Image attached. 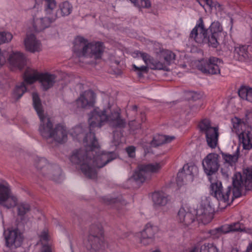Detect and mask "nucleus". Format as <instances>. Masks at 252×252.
I'll return each mask as SVG.
<instances>
[{"label":"nucleus","instance_id":"obj_1","mask_svg":"<svg viewBox=\"0 0 252 252\" xmlns=\"http://www.w3.org/2000/svg\"><path fill=\"white\" fill-rule=\"evenodd\" d=\"M85 144L86 150L82 149L74 150L70 156L71 162L75 165H79L80 169L84 175L91 179L97 178V172L92 166V158L91 155H94L99 151V145L95 138V134L92 131L86 134L83 140Z\"/></svg>","mask_w":252,"mask_h":252},{"label":"nucleus","instance_id":"obj_2","mask_svg":"<svg viewBox=\"0 0 252 252\" xmlns=\"http://www.w3.org/2000/svg\"><path fill=\"white\" fill-rule=\"evenodd\" d=\"M33 105L40 119L38 131L44 139H52L60 144L65 143L67 140V131L65 126L60 124L54 126L51 118L44 115L40 98L36 93L32 94Z\"/></svg>","mask_w":252,"mask_h":252},{"label":"nucleus","instance_id":"obj_3","mask_svg":"<svg viewBox=\"0 0 252 252\" xmlns=\"http://www.w3.org/2000/svg\"><path fill=\"white\" fill-rule=\"evenodd\" d=\"M223 33V28L219 22H213L207 29L203 18L200 17L190 32L189 38L198 44H207L210 47L217 48L219 45L220 37Z\"/></svg>","mask_w":252,"mask_h":252},{"label":"nucleus","instance_id":"obj_4","mask_svg":"<svg viewBox=\"0 0 252 252\" xmlns=\"http://www.w3.org/2000/svg\"><path fill=\"white\" fill-rule=\"evenodd\" d=\"M108 111V109L101 110L95 108L90 113L89 119L90 131L94 127H100L106 122L115 128H123L126 126V122L121 117L120 109L113 110L109 114Z\"/></svg>","mask_w":252,"mask_h":252},{"label":"nucleus","instance_id":"obj_5","mask_svg":"<svg viewBox=\"0 0 252 252\" xmlns=\"http://www.w3.org/2000/svg\"><path fill=\"white\" fill-rule=\"evenodd\" d=\"M104 49L103 44L101 42H89L87 39L80 36L76 37L74 40L73 51L78 57L99 59L102 57Z\"/></svg>","mask_w":252,"mask_h":252},{"label":"nucleus","instance_id":"obj_6","mask_svg":"<svg viewBox=\"0 0 252 252\" xmlns=\"http://www.w3.org/2000/svg\"><path fill=\"white\" fill-rule=\"evenodd\" d=\"M24 81L28 84H32L38 80L42 89L47 91L52 87L56 82L57 76L49 73H38L37 71L28 68L24 75Z\"/></svg>","mask_w":252,"mask_h":252},{"label":"nucleus","instance_id":"obj_7","mask_svg":"<svg viewBox=\"0 0 252 252\" xmlns=\"http://www.w3.org/2000/svg\"><path fill=\"white\" fill-rule=\"evenodd\" d=\"M233 196L239 197L241 195L242 191L252 189V166L243 171V175L240 173H236L233 177Z\"/></svg>","mask_w":252,"mask_h":252},{"label":"nucleus","instance_id":"obj_8","mask_svg":"<svg viewBox=\"0 0 252 252\" xmlns=\"http://www.w3.org/2000/svg\"><path fill=\"white\" fill-rule=\"evenodd\" d=\"M199 132L204 135L207 145L212 149L216 148L218 144L219 131L218 126H214L208 119L202 120L198 124Z\"/></svg>","mask_w":252,"mask_h":252},{"label":"nucleus","instance_id":"obj_9","mask_svg":"<svg viewBox=\"0 0 252 252\" xmlns=\"http://www.w3.org/2000/svg\"><path fill=\"white\" fill-rule=\"evenodd\" d=\"M137 57H140L145 63V65L138 66L135 64H133L132 67L134 71L137 72L139 77L141 78L143 76L142 73H147L149 71V68L153 70H166V65L165 63H162L160 61H156L153 57L149 54L137 51L136 53Z\"/></svg>","mask_w":252,"mask_h":252},{"label":"nucleus","instance_id":"obj_10","mask_svg":"<svg viewBox=\"0 0 252 252\" xmlns=\"http://www.w3.org/2000/svg\"><path fill=\"white\" fill-rule=\"evenodd\" d=\"M103 232L100 227L91 226L87 243V250L90 252H100L104 248Z\"/></svg>","mask_w":252,"mask_h":252},{"label":"nucleus","instance_id":"obj_11","mask_svg":"<svg viewBox=\"0 0 252 252\" xmlns=\"http://www.w3.org/2000/svg\"><path fill=\"white\" fill-rule=\"evenodd\" d=\"M161 168V165L159 163L139 164L131 179L137 182L143 183L151 179V173H158Z\"/></svg>","mask_w":252,"mask_h":252},{"label":"nucleus","instance_id":"obj_12","mask_svg":"<svg viewBox=\"0 0 252 252\" xmlns=\"http://www.w3.org/2000/svg\"><path fill=\"white\" fill-rule=\"evenodd\" d=\"M36 168L40 170L44 176H48L53 180L58 179L61 173V170L57 165L50 164L44 158H40L35 161Z\"/></svg>","mask_w":252,"mask_h":252},{"label":"nucleus","instance_id":"obj_13","mask_svg":"<svg viewBox=\"0 0 252 252\" xmlns=\"http://www.w3.org/2000/svg\"><path fill=\"white\" fill-rule=\"evenodd\" d=\"M18 203L17 197L13 194L8 185L0 184V205L9 209Z\"/></svg>","mask_w":252,"mask_h":252},{"label":"nucleus","instance_id":"obj_14","mask_svg":"<svg viewBox=\"0 0 252 252\" xmlns=\"http://www.w3.org/2000/svg\"><path fill=\"white\" fill-rule=\"evenodd\" d=\"M222 63V61L219 58L211 57L208 60L200 62L197 67L204 73L218 74H220V66Z\"/></svg>","mask_w":252,"mask_h":252},{"label":"nucleus","instance_id":"obj_15","mask_svg":"<svg viewBox=\"0 0 252 252\" xmlns=\"http://www.w3.org/2000/svg\"><path fill=\"white\" fill-rule=\"evenodd\" d=\"M220 158L218 154L212 153L208 154L203 159V168L207 175H212L218 171L220 166Z\"/></svg>","mask_w":252,"mask_h":252},{"label":"nucleus","instance_id":"obj_16","mask_svg":"<svg viewBox=\"0 0 252 252\" xmlns=\"http://www.w3.org/2000/svg\"><path fill=\"white\" fill-rule=\"evenodd\" d=\"M95 94L93 91H85L76 100L77 107L83 109L93 107L95 102Z\"/></svg>","mask_w":252,"mask_h":252},{"label":"nucleus","instance_id":"obj_17","mask_svg":"<svg viewBox=\"0 0 252 252\" xmlns=\"http://www.w3.org/2000/svg\"><path fill=\"white\" fill-rule=\"evenodd\" d=\"M45 11H46L45 10ZM53 10L50 14L46 13L48 15V17L33 19L32 26L35 32H40L43 31L46 28L49 27L51 24L58 18L57 14L56 13L53 14Z\"/></svg>","mask_w":252,"mask_h":252},{"label":"nucleus","instance_id":"obj_18","mask_svg":"<svg viewBox=\"0 0 252 252\" xmlns=\"http://www.w3.org/2000/svg\"><path fill=\"white\" fill-rule=\"evenodd\" d=\"M213 210L208 203L201 204L196 210V216L197 220L204 224L209 223L213 218Z\"/></svg>","mask_w":252,"mask_h":252},{"label":"nucleus","instance_id":"obj_19","mask_svg":"<svg viewBox=\"0 0 252 252\" xmlns=\"http://www.w3.org/2000/svg\"><path fill=\"white\" fill-rule=\"evenodd\" d=\"M5 245L9 248H18L22 244L23 238L18 229L8 230L4 232Z\"/></svg>","mask_w":252,"mask_h":252},{"label":"nucleus","instance_id":"obj_20","mask_svg":"<svg viewBox=\"0 0 252 252\" xmlns=\"http://www.w3.org/2000/svg\"><path fill=\"white\" fill-rule=\"evenodd\" d=\"M100 148L99 146V151L96 154L94 152V155H91V157H93L92 158L93 162H92V166L94 169V167L98 168H102L115 159L114 155L111 153H100Z\"/></svg>","mask_w":252,"mask_h":252},{"label":"nucleus","instance_id":"obj_21","mask_svg":"<svg viewBox=\"0 0 252 252\" xmlns=\"http://www.w3.org/2000/svg\"><path fill=\"white\" fill-rule=\"evenodd\" d=\"M157 231V227L151 223H147L143 230L141 232L140 242L145 245L152 243Z\"/></svg>","mask_w":252,"mask_h":252},{"label":"nucleus","instance_id":"obj_22","mask_svg":"<svg viewBox=\"0 0 252 252\" xmlns=\"http://www.w3.org/2000/svg\"><path fill=\"white\" fill-rule=\"evenodd\" d=\"M24 44L26 50L30 52H40L42 50L40 41L37 40L33 34H27L24 40Z\"/></svg>","mask_w":252,"mask_h":252},{"label":"nucleus","instance_id":"obj_23","mask_svg":"<svg viewBox=\"0 0 252 252\" xmlns=\"http://www.w3.org/2000/svg\"><path fill=\"white\" fill-rule=\"evenodd\" d=\"M177 219L178 221L185 226L191 224L195 220V216L190 211L182 207L178 211Z\"/></svg>","mask_w":252,"mask_h":252},{"label":"nucleus","instance_id":"obj_24","mask_svg":"<svg viewBox=\"0 0 252 252\" xmlns=\"http://www.w3.org/2000/svg\"><path fill=\"white\" fill-rule=\"evenodd\" d=\"M8 61L11 65L19 69H22L26 64L25 56L19 52L11 53L9 56Z\"/></svg>","mask_w":252,"mask_h":252},{"label":"nucleus","instance_id":"obj_25","mask_svg":"<svg viewBox=\"0 0 252 252\" xmlns=\"http://www.w3.org/2000/svg\"><path fill=\"white\" fill-rule=\"evenodd\" d=\"M220 198L219 197H215L219 201L220 205V204L224 203V206L222 208H224L228 205H230V203L233 201L234 198H236L235 196H233V189H232V194L231 193V188L228 187L226 189L224 190L223 188L220 191Z\"/></svg>","mask_w":252,"mask_h":252},{"label":"nucleus","instance_id":"obj_26","mask_svg":"<svg viewBox=\"0 0 252 252\" xmlns=\"http://www.w3.org/2000/svg\"><path fill=\"white\" fill-rule=\"evenodd\" d=\"M102 199L104 204L107 205H112L117 210L122 209L127 204V202L122 196H119L116 198L104 197Z\"/></svg>","mask_w":252,"mask_h":252},{"label":"nucleus","instance_id":"obj_27","mask_svg":"<svg viewBox=\"0 0 252 252\" xmlns=\"http://www.w3.org/2000/svg\"><path fill=\"white\" fill-rule=\"evenodd\" d=\"M240 141L243 144V148L250 150L252 148V133L249 131H242L239 134Z\"/></svg>","mask_w":252,"mask_h":252},{"label":"nucleus","instance_id":"obj_28","mask_svg":"<svg viewBox=\"0 0 252 252\" xmlns=\"http://www.w3.org/2000/svg\"><path fill=\"white\" fill-rule=\"evenodd\" d=\"M223 159L225 163L232 166L236 164L239 156V149L237 148L236 152L233 154L221 153Z\"/></svg>","mask_w":252,"mask_h":252},{"label":"nucleus","instance_id":"obj_29","mask_svg":"<svg viewBox=\"0 0 252 252\" xmlns=\"http://www.w3.org/2000/svg\"><path fill=\"white\" fill-rule=\"evenodd\" d=\"M243 226V225L239 222H235L221 226V230L225 234L231 232L243 231L244 228Z\"/></svg>","mask_w":252,"mask_h":252},{"label":"nucleus","instance_id":"obj_30","mask_svg":"<svg viewBox=\"0 0 252 252\" xmlns=\"http://www.w3.org/2000/svg\"><path fill=\"white\" fill-rule=\"evenodd\" d=\"M159 59L164 60L166 65V70H167V66L169 65L175 59V54L171 51L165 50L160 52Z\"/></svg>","mask_w":252,"mask_h":252},{"label":"nucleus","instance_id":"obj_31","mask_svg":"<svg viewBox=\"0 0 252 252\" xmlns=\"http://www.w3.org/2000/svg\"><path fill=\"white\" fill-rule=\"evenodd\" d=\"M152 198L155 205L158 206H165L168 201L167 196L162 192H154Z\"/></svg>","mask_w":252,"mask_h":252},{"label":"nucleus","instance_id":"obj_32","mask_svg":"<svg viewBox=\"0 0 252 252\" xmlns=\"http://www.w3.org/2000/svg\"><path fill=\"white\" fill-rule=\"evenodd\" d=\"M182 170L188 175V178L192 181L193 177L197 175L198 172L197 167L194 164H187L183 166Z\"/></svg>","mask_w":252,"mask_h":252},{"label":"nucleus","instance_id":"obj_33","mask_svg":"<svg viewBox=\"0 0 252 252\" xmlns=\"http://www.w3.org/2000/svg\"><path fill=\"white\" fill-rule=\"evenodd\" d=\"M238 94L242 99L252 103V88L242 86L238 91Z\"/></svg>","mask_w":252,"mask_h":252},{"label":"nucleus","instance_id":"obj_34","mask_svg":"<svg viewBox=\"0 0 252 252\" xmlns=\"http://www.w3.org/2000/svg\"><path fill=\"white\" fill-rule=\"evenodd\" d=\"M234 54V56L240 61H243L249 58L247 48L246 46L235 47Z\"/></svg>","mask_w":252,"mask_h":252},{"label":"nucleus","instance_id":"obj_35","mask_svg":"<svg viewBox=\"0 0 252 252\" xmlns=\"http://www.w3.org/2000/svg\"><path fill=\"white\" fill-rule=\"evenodd\" d=\"M72 10V6L68 1H64L59 5V11H60L62 16L69 15Z\"/></svg>","mask_w":252,"mask_h":252},{"label":"nucleus","instance_id":"obj_36","mask_svg":"<svg viewBox=\"0 0 252 252\" xmlns=\"http://www.w3.org/2000/svg\"><path fill=\"white\" fill-rule=\"evenodd\" d=\"M211 194L214 197H219L220 198V191L222 188L221 183L220 181H217L215 183H212L210 186Z\"/></svg>","mask_w":252,"mask_h":252},{"label":"nucleus","instance_id":"obj_37","mask_svg":"<svg viewBox=\"0 0 252 252\" xmlns=\"http://www.w3.org/2000/svg\"><path fill=\"white\" fill-rule=\"evenodd\" d=\"M232 123L233 124V131H235L239 136V134L241 132V130H242V127L245 126V124L240 119L236 117L232 119Z\"/></svg>","mask_w":252,"mask_h":252},{"label":"nucleus","instance_id":"obj_38","mask_svg":"<svg viewBox=\"0 0 252 252\" xmlns=\"http://www.w3.org/2000/svg\"><path fill=\"white\" fill-rule=\"evenodd\" d=\"M31 210L30 205L26 203H21L17 205L18 215L23 217Z\"/></svg>","mask_w":252,"mask_h":252},{"label":"nucleus","instance_id":"obj_39","mask_svg":"<svg viewBox=\"0 0 252 252\" xmlns=\"http://www.w3.org/2000/svg\"><path fill=\"white\" fill-rule=\"evenodd\" d=\"M27 89L24 82L19 86H17L13 93V96L18 100L26 92Z\"/></svg>","mask_w":252,"mask_h":252},{"label":"nucleus","instance_id":"obj_40","mask_svg":"<svg viewBox=\"0 0 252 252\" xmlns=\"http://www.w3.org/2000/svg\"><path fill=\"white\" fill-rule=\"evenodd\" d=\"M200 252H219V250L213 243H205L201 246Z\"/></svg>","mask_w":252,"mask_h":252},{"label":"nucleus","instance_id":"obj_41","mask_svg":"<svg viewBox=\"0 0 252 252\" xmlns=\"http://www.w3.org/2000/svg\"><path fill=\"white\" fill-rule=\"evenodd\" d=\"M188 177V175H186L183 170L181 172H178L176 180L177 184L182 185L189 181H192V180H190Z\"/></svg>","mask_w":252,"mask_h":252},{"label":"nucleus","instance_id":"obj_42","mask_svg":"<svg viewBox=\"0 0 252 252\" xmlns=\"http://www.w3.org/2000/svg\"><path fill=\"white\" fill-rule=\"evenodd\" d=\"M12 34L8 32H0V44L9 42L12 39Z\"/></svg>","mask_w":252,"mask_h":252},{"label":"nucleus","instance_id":"obj_43","mask_svg":"<svg viewBox=\"0 0 252 252\" xmlns=\"http://www.w3.org/2000/svg\"><path fill=\"white\" fill-rule=\"evenodd\" d=\"M165 135H157L154 137L151 141V145L154 146H158L165 143Z\"/></svg>","mask_w":252,"mask_h":252},{"label":"nucleus","instance_id":"obj_44","mask_svg":"<svg viewBox=\"0 0 252 252\" xmlns=\"http://www.w3.org/2000/svg\"><path fill=\"white\" fill-rule=\"evenodd\" d=\"M44 1L45 2V10L47 13L50 14L56 6L55 0H44Z\"/></svg>","mask_w":252,"mask_h":252},{"label":"nucleus","instance_id":"obj_45","mask_svg":"<svg viewBox=\"0 0 252 252\" xmlns=\"http://www.w3.org/2000/svg\"><path fill=\"white\" fill-rule=\"evenodd\" d=\"M208 233L210 234V237L213 239L218 238L222 234H224L221 230V226L209 230Z\"/></svg>","mask_w":252,"mask_h":252},{"label":"nucleus","instance_id":"obj_46","mask_svg":"<svg viewBox=\"0 0 252 252\" xmlns=\"http://www.w3.org/2000/svg\"><path fill=\"white\" fill-rule=\"evenodd\" d=\"M130 129L132 131H135V130L141 128V124L135 121H131L128 124Z\"/></svg>","mask_w":252,"mask_h":252},{"label":"nucleus","instance_id":"obj_47","mask_svg":"<svg viewBox=\"0 0 252 252\" xmlns=\"http://www.w3.org/2000/svg\"><path fill=\"white\" fill-rule=\"evenodd\" d=\"M137 6L148 8L151 6V3L149 0H139Z\"/></svg>","mask_w":252,"mask_h":252},{"label":"nucleus","instance_id":"obj_48","mask_svg":"<svg viewBox=\"0 0 252 252\" xmlns=\"http://www.w3.org/2000/svg\"><path fill=\"white\" fill-rule=\"evenodd\" d=\"M129 157L134 158L135 157L136 148L133 146H130L126 149Z\"/></svg>","mask_w":252,"mask_h":252},{"label":"nucleus","instance_id":"obj_49","mask_svg":"<svg viewBox=\"0 0 252 252\" xmlns=\"http://www.w3.org/2000/svg\"><path fill=\"white\" fill-rule=\"evenodd\" d=\"M40 240L47 242L48 241V234L46 230H44L41 232L40 235Z\"/></svg>","mask_w":252,"mask_h":252},{"label":"nucleus","instance_id":"obj_50","mask_svg":"<svg viewBox=\"0 0 252 252\" xmlns=\"http://www.w3.org/2000/svg\"><path fill=\"white\" fill-rule=\"evenodd\" d=\"M41 252H52V251L49 246L44 245L42 247Z\"/></svg>","mask_w":252,"mask_h":252},{"label":"nucleus","instance_id":"obj_51","mask_svg":"<svg viewBox=\"0 0 252 252\" xmlns=\"http://www.w3.org/2000/svg\"><path fill=\"white\" fill-rule=\"evenodd\" d=\"M206 3L211 8L215 6V4L214 2L212 0H205Z\"/></svg>","mask_w":252,"mask_h":252},{"label":"nucleus","instance_id":"obj_52","mask_svg":"<svg viewBox=\"0 0 252 252\" xmlns=\"http://www.w3.org/2000/svg\"><path fill=\"white\" fill-rule=\"evenodd\" d=\"M165 143H166L170 142L175 139V137L174 136H169L165 135Z\"/></svg>","mask_w":252,"mask_h":252},{"label":"nucleus","instance_id":"obj_53","mask_svg":"<svg viewBox=\"0 0 252 252\" xmlns=\"http://www.w3.org/2000/svg\"><path fill=\"white\" fill-rule=\"evenodd\" d=\"M198 249L197 247H193L192 248L189 249L187 252H198Z\"/></svg>","mask_w":252,"mask_h":252},{"label":"nucleus","instance_id":"obj_54","mask_svg":"<svg viewBox=\"0 0 252 252\" xmlns=\"http://www.w3.org/2000/svg\"><path fill=\"white\" fill-rule=\"evenodd\" d=\"M246 252H252V243L248 247Z\"/></svg>","mask_w":252,"mask_h":252},{"label":"nucleus","instance_id":"obj_55","mask_svg":"<svg viewBox=\"0 0 252 252\" xmlns=\"http://www.w3.org/2000/svg\"><path fill=\"white\" fill-rule=\"evenodd\" d=\"M130 1L134 3V4L135 5V6H137V2H138L139 1V0H130Z\"/></svg>","mask_w":252,"mask_h":252},{"label":"nucleus","instance_id":"obj_56","mask_svg":"<svg viewBox=\"0 0 252 252\" xmlns=\"http://www.w3.org/2000/svg\"><path fill=\"white\" fill-rule=\"evenodd\" d=\"M132 108H133V109L134 110H137V106L136 105H133L132 106Z\"/></svg>","mask_w":252,"mask_h":252},{"label":"nucleus","instance_id":"obj_57","mask_svg":"<svg viewBox=\"0 0 252 252\" xmlns=\"http://www.w3.org/2000/svg\"><path fill=\"white\" fill-rule=\"evenodd\" d=\"M196 0L198 2V3H199V4H200L201 6H203V7L204 6L201 4V2H200V0Z\"/></svg>","mask_w":252,"mask_h":252},{"label":"nucleus","instance_id":"obj_58","mask_svg":"<svg viewBox=\"0 0 252 252\" xmlns=\"http://www.w3.org/2000/svg\"><path fill=\"white\" fill-rule=\"evenodd\" d=\"M231 252H238V251L237 250H233Z\"/></svg>","mask_w":252,"mask_h":252}]
</instances>
